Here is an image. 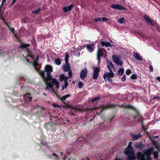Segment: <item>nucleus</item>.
Segmentation results:
<instances>
[{"label":"nucleus","instance_id":"4","mask_svg":"<svg viewBox=\"0 0 160 160\" xmlns=\"http://www.w3.org/2000/svg\"><path fill=\"white\" fill-rule=\"evenodd\" d=\"M153 152V148L148 149L146 151L144 152H145V156H146V160H152L151 155Z\"/></svg>","mask_w":160,"mask_h":160},{"label":"nucleus","instance_id":"26","mask_svg":"<svg viewBox=\"0 0 160 160\" xmlns=\"http://www.w3.org/2000/svg\"><path fill=\"white\" fill-rule=\"evenodd\" d=\"M0 11V18H1L2 20L3 21V22H4V23L6 24V23H8L6 20L4 19V18L3 17V14H2V11Z\"/></svg>","mask_w":160,"mask_h":160},{"label":"nucleus","instance_id":"58","mask_svg":"<svg viewBox=\"0 0 160 160\" xmlns=\"http://www.w3.org/2000/svg\"><path fill=\"white\" fill-rule=\"evenodd\" d=\"M107 67L108 68V69H109L110 72L112 71V70H111V68H110V65L109 64H108L107 65Z\"/></svg>","mask_w":160,"mask_h":160},{"label":"nucleus","instance_id":"28","mask_svg":"<svg viewBox=\"0 0 160 160\" xmlns=\"http://www.w3.org/2000/svg\"><path fill=\"white\" fill-rule=\"evenodd\" d=\"M54 61L55 64L58 65H59L61 64V61L59 58L55 59Z\"/></svg>","mask_w":160,"mask_h":160},{"label":"nucleus","instance_id":"7","mask_svg":"<svg viewBox=\"0 0 160 160\" xmlns=\"http://www.w3.org/2000/svg\"><path fill=\"white\" fill-rule=\"evenodd\" d=\"M103 51L100 48H98L97 51V56L98 63L101 61V57H103Z\"/></svg>","mask_w":160,"mask_h":160},{"label":"nucleus","instance_id":"54","mask_svg":"<svg viewBox=\"0 0 160 160\" xmlns=\"http://www.w3.org/2000/svg\"><path fill=\"white\" fill-rule=\"evenodd\" d=\"M108 80V82H110V83H112V80L110 78H108V79H106V80L107 81Z\"/></svg>","mask_w":160,"mask_h":160},{"label":"nucleus","instance_id":"45","mask_svg":"<svg viewBox=\"0 0 160 160\" xmlns=\"http://www.w3.org/2000/svg\"><path fill=\"white\" fill-rule=\"evenodd\" d=\"M40 11H33L32 12V14H37Z\"/></svg>","mask_w":160,"mask_h":160},{"label":"nucleus","instance_id":"62","mask_svg":"<svg viewBox=\"0 0 160 160\" xmlns=\"http://www.w3.org/2000/svg\"><path fill=\"white\" fill-rule=\"evenodd\" d=\"M136 115H135V116H136L137 117H138L139 116V112L138 111H137L136 112Z\"/></svg>","mask_w":160,"mask_h":160},{"label":"nucleus","instance_id":"19","mask_svg":"<svg viewBox=\"0 0 160 160\" xmlns=\"http://www.w3.org/2000/svg\"><path fill=\"white\" fill-rule=\"evenodd\" d=\"M133 56L138 60L141 61L143 60L142 59L140 55L137 53H135V52H134Z\"/></svg>","mask_w":160,"mask_h":160},{"label":"nucleus","instance_id":"63","mask_svg":"<svg viewBox=\"0 0 160 160\" xmlns=\"http://www.w3.org/2000/svg\"><path fill=\"white\" fill-rule=\"evenodd\" d=\"M46 155L47 156V157L49 158H52V156L50 154H46Z\"/></svg>","mask_w":160,"mask_h":160},{"label":"nucleus","instance_id":"8","mask_svg":"<svg viewBox=\"0 0 160 160\" xmlns=\"http://www.w3.org/2000/svg\"><path fill=\"white\" fill-rule=\"evenodd\" d=\"M88 70L86 68L82 69L80 73V78L82 80H84L87 77Z\"/></svg>","mask_w":160,"mask_h":160},{"label":"nucleus","instance_id":"21","mask_svg":"<svg viewBox=\"0 0 160 160\" xmlns=\"http://www.w3.org/2000/svg\"><path fill=\"white\" fill-rule=\"evenodd\" d=\"M30 45H31L29 43L25 44L22 43L18 47V48H26L27 47H30Z\"/></svg>","mask_w":160,"mask_h":160},{"label":"nucleus","instance_id":"51","mask_svg":"<svg viewBox=\"0 0 160 160\" xmlns=\"http://www.w3.org/2000/svg\"><path fill=\"white\" fill-rule=\"evenodd\" d=\"M126 76L125 75H124L121 78V80L122 81H125L126 80Z\"/></svg>","mask_w":160,"mask_h":160},{"label":"nucleus","instance_id":"52","mask_svg":"<svg viewBox=\"0 0 160 160\" xmlns=\"http://www.w3.org/2000/svg\"><path fill=\"white\" fill-rule=\"evenodd\" d=\"M149 68L151 72H152L153 71V67L152 65H150L149 66Z\"/></svg>","mask_w":160,"mask_h":160},{"label":"nucleus","instance_id":"41","mask_svg":"<svg viewBox=\"0 0 160 160\" xmlns=\"http://www.w3.org/2000/svg\"><path fill=\"white\" fill-rule=\"evenodd\" d=\"M132 144L133 143L132 142H129L128 145V146L127 148H131L132 149V148L133 149V148L132 147Z\"/></svg>","mask_w":160,"mask_h":160},{"label":"nucleus","instance_id":"33","mask_svg":"<svg viewBox=\"0 0 160 160\" xmlns=\"http://www.w3.org/2000/svg\"><path fill=\"white\" fill-rule=\"evenodd\" d=\"M50 123L48 122L47 123H45L44 124V128L48 130L49 129V126H50Z\"/></svg>","mask_w":160,"mask_h":160},{"label":"nucleus","instance_id":"35","mask_svg":"<svg viewBox=\"0 0 160 160\" xmlns=\"http://www.w3.org/2000/svg\"><path fill=\"white\" fill-rule=\"evenodd\" d=\"M132 106L131 105H122L121 106L122 107L124 108H132Z\"/></svg>","mask_w":160,"mask_h":160},{"label":"nucleus","instance_id":"17","mask_svg":"<svg viewBox=\"0 0 160 160\" xmlns=\"http://www.w3.org/2000/svg\"><path fill=\"white\" fill-rule=\"evenodd\" d=\"M70 67L69 63H65L63 66L62 69L64 71L66 72L70 70Z\"/></svg>","mask_w":160,"mask_h":160},{"label":"nucleus","instance_id":"50","mask_svg":"<svg viewBox=\"0 0 160 160\" xmlns=\"http://www.w3.org/2000/svg\"><path fill=\"white\" fill-rule=\"evenodd\" d=\"M101 19H102V21L103 22L107 21L108 20V19L105 17H104L101 18Z\"/></svg>","mask_w":160,"mask_h":160},{"label":"nucleus","instance_id":"24","mask_svg":"<svg viewBox=\"0 0 160 160\" xmlns=\"http://www.w3.org/2000/svg\"><path fill=\"white\" fill-rule=\"evenodd\" d=\"M70 96V95L69 94H67L63 96L61 98L60 100L62 102H63L64 101H65L66 100V98L69 97Z\"/></svg>","mask_w":160,"mask_h":160},{"label":"nucleus","instance_id":"64","mask_svg":"<svg viewBox=\"0 0 160 160\" xmlns=\"http://www.w3.org/2000/svg\"><path fill=\"white\" fill-rule=\"evenodd\" d=\"M156 79L157 81L160 82V77H157Z\"/></svg>","mask_w":160,"mask_h":160},{"label":"nucleus","instance_id":"57","mask_svg":"<svg viewBox=\"0 0 160 160\" xmlns=\"http://www.w3.org/2000/svg\"><path fill=\"white\" fill-rule=\"evenodd\" d=\"M13 94H14L16 96H20V95L19 94V93H16L15 92H13Z\"/></svg>","mask_w":160,"mask_h":160},{"label":"nucleus","instance_id":"10","mask_svg":"<svg viewBox=\"0 0 160 160\" xmlns=\"http://www.w3.org/2000/svg\"><path fill=\"white\" fill-rule=\"evenodd\" d=\"M116 106V105L114 104H106L103 106L102 109V110H101L100 111L99 113H98V112H97L96 113L97 114L99 115L104 110L110 108H113Z\"/></svg>","mask_w":160,"mask_h":160},{"label":"nucleus","instance_id":"36","mask_svg":"<svg viewBox=\"0 0 160 160\" xmlns=\"http://www.w3.org/2000/svg\"><path fill=\"white\" fill-rule=\"evenodd\" d=\"M68 82H64V85H62V88L61 90V91L64 90V89H66L68 87Z\"/></svg>","mask_w":160,"mask_h":160},{"label":"nucleus","instance_id":"14","mask_svg":"<svg viewBox=\"0 0 160 160\" xmlns=\"http://www.w3.org/2000/svg\"><path fill=\"white\" fill-rule=\"evenodd\" d=\"M111 7L114 9H117L119 10H123L125 9L123 7L119 4L112 5L111 6Z\"/></svg>","mask_w":160,"mask_h":160},{"label":"nucleus","instance_id":"3","mask_svg":"<svg viewBox=\"0 0 160 160\" xmlns=\"http://www.w3.org/2000/svg\"><path fill=\"white\" fill-rule=\"evenodd\" d=\"M52 71V67L50 65H47L45 66V69L43 71L40 70L38 71V72L40 75H41V72H43V73H45V72H46L47 74L51 73Z\"/></svg>","mask_w":160,"mask_h":160},{"label":"nucleus","instance_id":"37","mask_svg":"<svg viewBox=\"0 0 160 160\" xmlns=\"http://www.w3.org/2000/svg\"><path fill=\"white\" fill-rule=\"evenodd\" d=\"M69 55L67 53L65 55V63H68Z\"/></svg>","mask_w":160,"mask_h":160},{"label":"nucleus","instance_id":"25","mask_svg":"<svg viewBox=\"0 0 160 160\" xmlns=\"http://www.w3.org/2000/svg\"><path fill=\"white\" fill-rule=\"evenodd\" d=\"M152 154H153L154 158L155 159H156L158 158V151H154V149H153V152H152Z\"/></svg>","mask_w":160,"mask_h":160},{"label":"nucleus","instance_id":"15","mask_svg":"<svg viewBox=\"0 0 160 160\" xmlns=\"http://www.w3.org/2000/svg\"><path fill=\"white\" fill-rule=\"evenodd\" d=\"M114 75L112 71L110 72L105 73L103 76V78L105 79L106 78L108 79L110 78V77L113 78L114 77Z\"/></svg>","mask_w":160,"mask_h":160},{"label":"nucleus","instance_id":"40","mask_svg":"<svg viewBox=\"0 0 160 160\" xmlns=\"http://www.w3.org/2000/svg\"><path fill=\"white\" fill-rule=\"evenodd\" d=\"M94 20L96 22L98 21L101 22V18H94Z\"/></svg>","mask_w":160,"mask_h":160},{"label":"nucleus","instance_id":"11","mask_svg":"<svg viewBox=\"0 0 160 160\" xmlns=\"http://www.w3.org/2000/svg\"><path fill=\"white\" fill-rule=\"evenodd\" d=\"M112 58L113 62L116 63L118 65L121 66L122 65V61H120V58L117 56L116 55L113 56Z\"/></svg>","mask_w":160,"mask_h":160},{"label":"nucleus","instance_id":"38","mask_svg":"<svg viewBox=\"0 0 160 160\" xmlns=\"http://www.w3.org/2000/svg\"><path fill=\"white\" fill-rule=\"evenodd\" d=\"M130 78L132 79H136L137 78V76L136 75L133 74L131 75Z\"/></svg>","mask_w":160,"mask_h":160},{"label":"nucleus","instance_id":"27","mask_svg":"<svg viewBox=\"0 0 160 160\" xmlns=\"http://www.w3.org/2000/svg\"><path fill=\"white\" fill-rule=\"evenodd\" d=\"M73 6V5L72 4L67 7H65L63 8V10H71L72 9Z\"/></svg>","mask_w":160,"mask_h":160},{"label":"nucleus","instance_id":"39","mask_svg":"<svg viewBox=\"0 0 160 160\" xmlns=\"http://www.w3.org/2000/svg\"><path fill=\"white\" fill-rule=\"evenodd\" d=\"M68 71V75H69V78H71L72 77V71L71 70H69Z\"/></svg>","mask_w":160,"mask_h":160},{"label":"nucleus","instance_id":"59","mask_svg":"<svg viewBox=\"0 0 160 160\" xmlns=\"http://www.w3.org/2000/svg\"><path fill=\"white\" fill-rule=\"evenodd\" d=\"M109 65H111V68H114V66L112 64V63L111 62H110Z\"/></svg>","mask_w":160,"mask_h":160},{"label":"nucleus","instance_id":"12","mask_svg":"<svg viewBox=\"0 0 160 160\" xmlns=\"http://www.w3.org/2000/svg\"><path fill=\"white\" fill-rule=\"evenodd\" d=\"M141 132H139L138 134L136 135L132 133L130 134L131 137L133 138V139L131 140L132 141H134L135 140H137L140 138H141L142 136V134L141 133Z\"/></svg>","mask_w":160,"mask_h":160},{"label":"nucleus","instance_id":"9","mask_svg":"<svg viewBox=\"0 0 160 160\" xmlns=\"http://www.w3.org/2000/svg\"><path fill=\"white\" fill-rule=\"evenodd\" d=\"M138 160H146L145 158V152H143V153L141 152H139L137 153Z\"/></svg>","mask_w":160,"mask_h":160},{"label":"nucleus","instance_id":"5","mask_svg":"<svg viewBox=\"0 0 160 160\" xmlns=\"http://www.w3.org/2000/svg\"><path fill=\"white\" fill-rule=\"evenodd\" d=\"M41 73V75L44 82L51 81V80H52V79L53 78H52V76L50 74L51 73L47 74V77H46L45 74V73H43V72H42Z\"/></svg>","mask_w":160,"mask_h":160},{"label":"nucleus","instance_id":"29","mask_svg":"<svg viewBox=\"0 0 160 160\" xmlns=\"http://www.w3.org/2000/svg\"><path fill=\"white\" fill-rule=\"evenodd\" d=\"M63 107L64 108H70L73 109L74 110H76V109L75 107H73L72 105L68 104H66V106H64Z\"/></svg>","mask_w":160,"mask_h":160},{"label":"nucleus","instance_id":"53","mask_svg":"<svg viewBox=\"0 0 160 160\" xmlns=\"http://www.w3.org/2000/svg\"><path fill=\"white\" fill-rule=\"evenodd\" d=\"M140 119H141V122L142 125V126H143V131H145L146 130V129H145V128H144V126L143 125V121H142V119L141 118H140Z\"/></svg>","mask_w":160,"mask_h":160},{"label":"nucleus","instance_id":"1","mask_svg":"<svg viewBox=\"0 0 160 160\" xmlns=\"http://www.w3.org/2000/svg\"><path fill=\"white\" fill-rule=\"evenodd\" d=\"M123 152L126 156H128V160H134L136 158L134 149L126 148L124 150Z\"/></svg>","mask_w":160,"mask_h":160},{"label":"nucleus","instance_id":"2","mask_svg":"<svg viewBox=\"0 0 160 160\" xmlns=\"http://www.w3.org/2000/svg\"><path fill=\"white\" fill-rule=\"evenodd\" d=\"M48 81L46 82H45V84L46 86V89H48V88H51L52 90L54 91V89L53 88V85H56V89H58L59 88V82L55 78H53L52 82H48Z\"/></svg>","mask_w":160,"mask_h":160},{"label":"nucleus","instance_id":"48","mask_svg":"<svg viewBox=\"0 0 160 160\" xmlns=\"http://www.w3.org/2000/svg\"><path fill=\"white\" fill-rule=\"evenodd\" d=\"M136 147L138 148H141L142 147V144H138L136 145Z\"/></svg>","mask_w":160,"mask_h":160},{"label":"nucleus","instance_id":"23","mask_svg":"<svg viewBox=\"0 0 160 160\" xmlns=\"http://www.w3.org/2000/svg\"><path fill=\"white\" fill-rule=\"evenodd\" d=\"M10 23V22H9L8 23H6V25L7 26L9 29L12 32H13L14 31V28L13 27H12L10 25L9 23Z\"/></svg>","mask_w":160,"mask_h":160},{"label":"nucleus","instance_id":"61","mask_svg":"<svg viewBox=\"0 0 160 160\" xmlns=\"http://www.w3.org/2000/svg\"><path fill=\"white\" fill-rule=\"evenodd\" d=\"M53 107L54 108H59V106L58 105H57V104H53Z\"/></svg>","mask_w":160,"mask_h":160},{"label":"nucleus","instance_id":"46","mask_svg":"<svg viewBox=\"0 0 160 160\" xmlns=\"http://www.w3.org/2000/svg\"><path fill=\"white\" fill-rule=\"evenodd\" d=\"M45 144L46 142H45L43 140H41V144L40 145V147H42V145L45 146Z\"/></svg>","mask_w":160,"mask_h":160},{"label":"nucleus","instance_id":"42","mask_svg":"<svg viewBox=\"0 0 160 160\" xmlns=\"http://www.w3.org/2000/svg\"><path fill=\"white\" fill-rule=\"evenodd\" d=\"M53 152V153H52V155L55 158H57V159H58L59 158L57 154L56 153H55L54 151H52Z\"/></svg>","mask_w":160,"mask_h":160},{"label":"nucleus","instance_id":"30","mask_svg":"<svg viewBox=\"0 0 160 160\" xmlns=\"http://www.w3.org/2000/svg\"><path fill=\"white\" fill-rule=\"evenodd\" d=\"M124 72V70L123 68H120L118 71V74L120 76L122 75Z\"/></svg>","mask_w":160,"mask_h":160},{"label":"nucleus","instance_id":"34","mask_svg":"<svg viewBox=\"0 0 160 160\" xmlns=\"http://www.w3.org/2000/svg\"><path fill=\"white\" fill-rule=\"evenodd\" d=\"M150 139L151 140L152 143L154 145H156L158 144V142L155 140L153 138H151L149 137Z\"/></svg>","mask_w":160,"mask_h":160},{"label":"nucleus","instance_id":"55","mask_svg":"<svg viewBox=\"0 0 160 160\" xmlns=\"http://www.w3.org/2000/svg\"><path fill=\"white\" fill-rule=\"evenodd\" d=\"M39 56L38 55L37 56V58L36 59L35 62H38V59H39Z\"/></svg>","mask_w":160,"mask_h":160},{"label":"nucleus","instance_id":"22","mask_svg":"<svg viewBox=\"0 0 160 160\" xmlns=\"http://www.w3.org/2000/svg\"><path fill=\"white\" fill-rule=\"evenodd\" d=\"M31 94L29 92H27L23 95L24 97H26L29 99V101H31L32 98L31 97Z\"/></svg>","mask_w":160,"mask_h":160},{"label":"nucleus","instance_id":"47","mask_svg":"<svg viewBox=\"0 0 160 160\" xmlns=\"http://www.w3.org/2000/svg\"><path fill=\"white\" fill-rule=\"evenodd\" d=\"M82 140H84V138L82 137H80L76 141V142L77 143H78L80 142L81 141H82Z\"/></svg>","mask_w":160,"mask_h":160},{"label":"nucleus","instance_id":"31","mask_svg":"<svg viewBox=\"0 0 160 160\" xmlns=\"http://www.w3.org/2000/svg\"><path fill=\"white\" fill-rule=\"evenodd\" d=\"M118 21L120 24L124 23L125 22V19L123 18H121L118 20Z\"/></svg>","mask_w":160,"mask_h":160},{"label":"nucleus","instance_id":"20","mask_svg":"<svg viewBox=\"0 0 160 160\" xmlns=\"http://www.w3.org/2000/svg\"><path fill=\"white\" fill-rule=\"evenodd\" d=\"M93 46V43L90 45H86V48L88 52H91L93 51V49L92 48V46Z\"/></svg>","mask_w":160,"mask_h":160},{"label":"nucleus","instance_id":"16","mask_svg":"<svg viewBox=\"0 0 160 160\" xmlns=\"http://www.w3.org/2000/svg\"><path fill=\"white\" fill-rule=\"evenodd\" d=\"M68 79L69 78L65 76L64 74H62L59 76V80L60 82L64 81V82H67Z\"/></svg>","mask_w":160,"mask_h":160},{"label":"nucleus","instance_id":"6","mask_svg":"<svg viewBox=\"0 0 160 160\" xmlns=\"http://www.w3.org/2000/svg\"><path fill=\"white\" fill-rule=\"evenodd\" d=\"M93 72L92 75L93 78L94 80H97L98 77L99 72L100 71V68L98 67L93 68Z\"/></svg>","mask_w":160,"mask_h":160},{"label":"nucleus","instance_id":"18","mask_svg":"<svg viewBox=\"0 0 160 160\" xmlns=\"http://www.w3.org/2000/svg\"><path fill=\"white\" fill-rule=\"evenodd\" d=\"M101 43L102 45V47L105 46L106 47H108L112 46L110 43L109 42H106L104 41H102L101 42Z\"/></svg>","mask_w":160,"mask_h":160},{"label":"nucleus","instance_id":"44","mask_svg":"<svg viewBox=\"0 0 160 160\" xmlns=\"http://www.w3.org/2000/svg\"><path fill=\"white\" fill-rule=\"evenodd\" d=\"M132 72L131 70L130 69H127L126 71V74L127 75H129Z\"/></svg>","mask_w":160,"mask_h":160},{"label":"nucleus","instance_id":"13","mask_svg":"<svg viewBox=\"0 0 160 160\" xmlns=\"http://www.w3.org/2000/svg\"><path fill=\"white\" fill-rule=\"evenodd\" d=\"M144 18L145 21L149 24H151L152 26H154V24L151 18L148 15H144Z\"/></svg>","mask_w":160,"mask_h":160},{"label":"nucleus","instance_id":"60","mask_svg":"<svg viewBox=\"0 0 160 160\" xmlns=\"http://www.w3.org/2000/svg\"><path fill=\"white\" fill-rule=\"evenodd\" d=\"M156 98L157 99H160V97H159L158 96H154L152 98V99L154 100L156 99Z\"/></svg>","mask_w":160,"mask_h":160},{"label":"nucleus","instance_id":"56","mask_svg":"<svg viewBox=\"0 0 160 160\" xmlns=\"http://www.w3.org/2000/svg\"><path fill=\"white\" fill-rule=\"evenodd\" d=\"M26 51L28 54L31 53L30 49L28 48H26Z\"/></svg>","mask_w":160,"mask_h":160},{"label":"nucleus","instance_id":"49","mask_svg":"<svg viewBox=\"0 0 160 160\" xmlns=\"http://www.w3.org/2000/svg\"><path fill=\"white\" fill-rule=\"evenodd\" d=\"M38 62H35L33 63V66L35 68H36L38 65Z\"/></svg>","mask_w":160,"mask_h":160},{"label":"nucleus","instance_id":"32","mask_svg":"<svg viewBox=\"0 0 160 160\" xmlns=\"http://www.w3.org/2000/svg\"><path fill=\"white\" fill-rule=\"evenodd\" d=\"M100 98V97H96L93 98H92L91 100L92 103L94 102L99 100Z\"/></svg>","mask_w":160,"mask_h":160},{"label":"nucleus","instance_id":"43","mask_svg":"<svg viewBox=\"0 0 160 160\" xmlns=\"http://www.w3.org/2000/svg\"><path fill=\"white\" fill-rule=\"evenodd\" d=\"M83 83L81 82H79L78 83V87L79 88H81L83 87Z\"/></svg>","mask_w":160,"mask_h":160}]
</instances>
